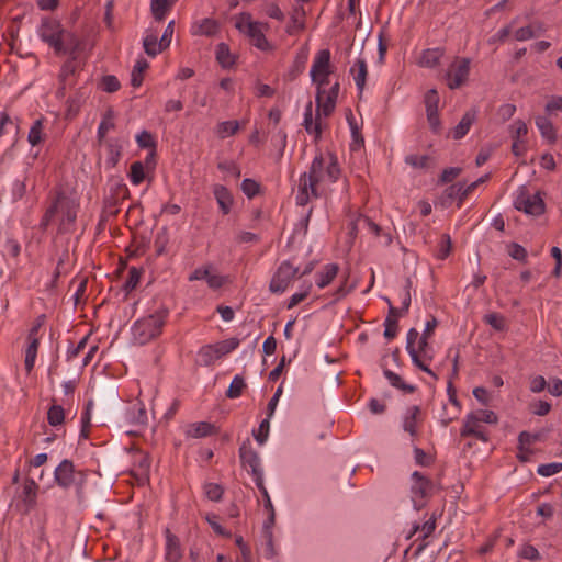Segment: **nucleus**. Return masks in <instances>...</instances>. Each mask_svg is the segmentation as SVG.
Wrapping results in <instances>:
<instances>
[{
	"label": "nucleus",
	"instance_id": "1",
	"mask_svg": "<svg viewBox=\"0 0 562 562\" xmlns=\"http://www.w3.org/2000/svg\"><path fill=\"white\" fill-rule=\"evenodd\" d=\"M340 175L337 158L329 154L327 157L316 156L307 172L299 180L296 203L306 205L312 199L326 194L327 186L337 181Z\"/></svg>",
	"mask_w": 562,
	"mask_h": 562
},
{
	"label": "nucleus",
	"instance_id": "2",
	"mask_svg": "<svg viewBox=\"0 0 562 562\" xmlns=\"http://www.w3.org/2000/svg\"><path fill=\"white\" fill-rule=\"evenodd\" d=\"M78 203L76 200L58 193L52 206L44 214L41 225L45 228L54 216L59 217V232L66 233L71 229L77 218Z\"/></svg>",
	"mask_w": 562,
	"mask_h": 562
},
{
	"label": "nucleus",
	"instance_id": "3",
	"mask_svg": "<svg viewBox=\"0 0 562 562\" xmlns=\"http://www.w3.org/2000/svg\"><path fill=\"white\" fill-rule=\"evenodd\" d=\"M38 35L56 53H74L79 47V41L71 33L65 32L56 21H43L38 29Z\"/></svg>",
	"mask_w": 562,
	"mask_h": 562
},
{
	"label": "nucleus",
	"instance_id": "4",
	"mask_svg": "<svg viewBox=\"0 0 562 562\" xmlns=\"http://www.w3.org/2000/svg\"><path fill=\"white\" fill-rule=\"evenodd\" d=\"M428 339L427 337L419 336L417 329L411 328L407 333L406 350L413 363L436 380L437 375L428 366V362L434 358V350L428 344Z\"/></svg>",
	"mask_w": 562,
	"mask_h": 562
},
{
	"label": "nucleus",
	"instance_id": "5",
	"mask_svg": "<svg viewBox=\"0 0 562 562\" xmlns=\"http://www.w3.org/2000/svg\"><path fill=\"white\" fill-rule=\"evenodd\" d=\"M234 26L245 36L249 38L251 44L258 49L268 50L271 48L265 33L269 29V24L258 22L252 19L250 13L243 12L233 16Z\"/></svg>",
	"mask_w": 562,
	"mask_h": 562
},
{
	"label": "nucleus",
	"instance_id": "6",
	"mask_svg": "<svg viewBox=\"0 0 562 562\" xmlns=\"http://www.w3.org/2000/svg\"><path fill=\"white\" fill-rule=\"evenodd\" d=\"M167 315V310H159L136 321L132 327L133 340L138 345H145L156 338L161 333Z\"/></svg>",
	"mask_w": 562,
	"mask_h": 562
},
{
	"label": "nucleus",
	"instance_id": "7",
	"mask_svg": "<svg viewBox=\"0 0 562 562\" xmlns=\"http://www.w3.org/2000/svg\"><path fill=\"white\" fill-rule=\"evenodd\" d=\"M435 484L424 476L420 472L415 471L411 475V494L415 509H422L426 499L435 492Z\"/></svg>",
	"mask_w": 562,
	"mask_h": 562
},
{
	"label": "nucleus",
	"instance_id": "8",
	"mask_svg": "<svg viewBox=\"0 0 562 562\" xmlns=\"http://www.w3.org/2000/svg\"><path fill=\"white\" fill-rule=\"evenodd\" d=\"M330 74V52L322 49L315 55L310 70L311 79L317 86V90L325 89L324 87L329 83Z\"/></svg>",
	"mask_w": 562,
	"mask_h": 562
},
{
	"label": "nucleus",
	"instance_id": "9",
	"mask_svg": "<svg viewBox=\"0 0 562 562\" xmlns=\"http://www.w3.org/2000/svg\"><path fill=\"white\" fill-rule=\"evenodd\" d=\"M518 211H522L528 215L539 216L544 213L546 204L540 192L529 193L525 187L518 190L514 202Z\"/></svg>",
	"mask_w": 562,
	"mask_h": 562
},
{
	"label": "nucleus",
	"instance_id": "10",
	"mask_svg": "<svg viewBox=\"0 0 562 562\" xmlns=\"http://www.w3.org/2000/svg\"><path fill=\"white\" fill-rule=\"evenodd\" d=\"M239 458L241 465L245 469H249V472L254 476L255 483H260L263 477V471L261 468V460L258 452L251 447L249 439L244 441L239 448Z\"/></svg>",
	"mask_w": 562,
	"mask_h": 562
},
{
	"label": "nucleus",
	"instance_id": "11",
	"mask_svg": "<svg viewBox=\"0 0 562 562\" xmlns=\"http://www.w3.org/2000/svg\"><path fill=\"white\" fill-rule=\"evenodd\" d=\"M423 423V413L417 405L408 406L401 416V428L409 435L412 441L419 437Z\"/></svg>",
	"mask_w": 562,
	"mask_h": 562
},
{
	"label": "nucleus",
	"instance_id": "12",
	"mask_svg": "<svg viewBox=\"0 0 562 562\" xmlns=\"http://www.w3.org/2000/svg\"><path fill=\"white\" fill-rule=\"evenodd\" d=\"M299 274V268L290 261H283L270 282V291L273 293H283L292 280Z\"/></svg>",
	"mask_w": 562,
	"mask_h": 562
},
{
	"label": "nucleus",
	"instance_id": "13",
	"mask_svg": "<svg viewBox=\"0 0 562 562\" xmlns=\"http://www.w3.org/2000/svg\"><path fill=\"white\" fill-rule=\"evenodd\" d=\"M469 58H456L446 74L447 85L450 89L460 88L467 80L470 74Z\"/></svg>",
	"mask_w": 562,
	"mask_h": 562
},
{
	"label": "nucleus",
	"instance_id": "14",
	"mask_svg": "<svg viewBox=\"0 0 562 562\" xmlns=\"http://www.w3.org/2000/svg\"><path fill=\"white\" fill-rule=\"evenodd\" d=\"M338 93V82L334 83L328 91L325 89H318L316 91V112L318 113V119H326L334 112Z\"/></svg>",
	"mask_w": 562,
	"mask_h": 562
},
{
	"label": "nucleus",
	"instance_id": "15",
	"mask_svg": "<svg viewBox=\"0 0 562 562\" xmlns=\"http://www.w3.org/2000/svg\"><path fill=\"white\" fill-rule=\"evenodd\" d=\"M80 472L75 470V465L70 460L65 459L55 469L54 479L60 487L69 488L78 481Z\"/></svg>",
	"mask_w": 562,
	"mask_h": 562
},
{
	"label": "nucleus",
	"instance_id": "16",
	"mask_svg": "<svg viewBox=\"0 0 562 562\" xmlns=\"http://www.w3.org/2000/svg\"><path fill=\"white\" fill-rule=\"evenodd\" d=\"M165 560L167 562H179L183 557V551L179 538L169 529L165 530Z\"/></svg>",
	"mask_w": 562,
	"mask_h": 562
},
{
	"label": "nucleus",
	"instance_id": "17",
	"mask_svg": "<svg viewBox=\"0 0 562 562\" xmlns=\"http://www.w3.org/2000/svg\"><path fill=\"white\" fill-rule=\"evenodd\" d=\"M303 126L308 134H314L316 137L321 136L323 122L322 119H318L317 112L315 117H313V105L311 101L305 106Z\"/></svg>",
	"mask_w": 562,
	"mask_h": 562
},
{
	"label": "nucleus",
	"instance_id": "18",
	"mask_svg": "<svg viewBox=\"0 0 562 562\" xmlns=\"http://www.w3.org/2000/svg\"><path fill=\"white\" fill-rule=\"evenodd\" d=\"M477 117V111L475 109L468 110L460 122L457 124V126L452 130V137L454 139H461L463 138L468 132L470 131V127L472 124L476 121Z\"/></svg>",
	"mask_w": 562,
	"mask_h": 562
},
{
	"label": "nucleus",
	"instance_id": "19",
	"mask_svg": "<svg viewBox=\"0 0 562 562\" xmlns=\"http://www.w3.org/2000/svg\"><path fill=\"white\" fill-rule=\"evenodd\" d=\"M350 74L353 77L359 93H362L368 75L366 60L363 58H357L355 64L350 68Z\"/></svg>",
	"mask_w": 562,
	"mask_h": 562
},
{
	"label": "nucleus",
	"instance_id": "20",
	"mask_svg": "<svg viewBox=\"0 0 562 562\" xmlns=\"http://www.w3.org/2000/svg\"><path fill=\"white\" fill-rule=\"evenodd\" d=\"M461 436H474L482 441L487 440L485 434L480 428V423H477V420L473 417L471 413L468 414L464 419V425L463 428L461 429Z\"/></svg>",
	"mask_w": 562,
	"mask_h": 562
},
{
	"label": "nucleus",
	"instance_id": "21",
	"mask_svg": "<svg viewBox=\"0 0 562 562\" xmlns=\"http://www.w3.org/2000/svg\"><path fill=\"white\" fill-rule=\"evenodd\" d=\"M443 55H445V50L442 48L425 49L419 57L418 64L422 67L434 68L439 64V61L443 57Z\"/></svg>",
	"mask_w": 562,
	"mask_h": 562
},
{
	"label": "nucleus",
	"instance_id": "22",
	"mask_svg": "<svg viewBox=\"0 0 562 562\" xmlns=\"http://www.w3.org/2000/svg\"><path fill=\"white\" fill-rule=\"evenodd\" d=\"M143 46L146 54L150 57L157 56L160 52L167 48L166 46H162L161 40L158 41L157 34L151 31H147L143 40Z\"/></svg>",
	"mask_w": 562,
	"mask_h": 562
},
{
	"label": "nucleus",
	"instance_id": "23",
	"mask_svg": "<svg viewBox=\"0 0 562 562\" xmlns=\"http://www.w3.org/2000/svg\"><path fill=\"white\" fill-rule=\"evenodd\" d=\"M213 193L223 214H228L233 205L231 192L224 186L217 184L214 187Z\"/></svg>",
	"mask_w": 562,
	"mask_h": 562
},
{
	"label": "nucleus",
	"instance_id": "24",
	"mask_svg": "<svg viewBox=\"0 0 562 562\" xmlns=\"http://www.w3.org/2000/svg\"><path fill=\"white\" fill-rule=\"evenodd\" d=\"M214 426L206 422L194 423L188 426L187 436L191 438H203L211 435Z\"/></svg>",
	"mask_w": 562,
	"mask_h": 562
},
{
	"label": "nucleus",
	"instance_id": "25",
	"mask_svg": "<svg viewBox=\"0 0 562 562\" xmlns=\"http://www.w3.org/2000/svg\"><path fill=\"white\" fill-rule=\"evenodd\" d=\"M338 266L335 263H329L324 267V269L317 274L316 284L319 289H324L337 276Z\"/></svg>",
	"mask_w": 562,
	"mask_h": 562
},
{
	"label": "nucleus",
	"instance_id": "26",
	"mask_svg": "<svg viewBox=\"0 0 562 562\" xmlns=\"http://www.w3.org/2000/svg\"><path fill=\"white\" fill-rule=\"evenodd\" d=\"M193 34L212 36L218 31V24L215 20L203 19L193 26Z\"/></svg>",
	"mask_w": 562,
	"mask_h": 562
},
{
	"label": "nucleus",
	"instance_id": "27",
	"mask_svg": "<svg viewBox=\"0 0 562 562\" xmlns=\"http://www.w3.org/2000/svg\"><path fill=\"white\" fill-rule=\"evenodd\" d=\"M105 146L108 150L106 165L114 167L121 158L122 146L116 139L106 140Z\"/></svg>",
	"mask_w": 562,
	"mask_h": 562
},
{
	"label": "nucleus",
	"instance_id": "28",
	"mask_svg": "<svg viewBox=\"0 0 562 562\" xmlns=\"http://www.w3.org/2000/svg\"><path fill=\"white\" fill-rule=\"evenodd\" d=\"M477 187V182L473 181L470 184L457 183L448 189L449 196H458L460 201L464 200Z\"/></svg>",
	"mask_w": 562,
	"mask_h": 562
},
{
	"label": "nucleus",
	"instance_id": "29",
	"mask_svg": "<svg viewBox=\"0 0 562 562\" xmlns=\"http://www.w3.org/2000/svg\"><path fill=\"white\" fill-rule=\"evenodd\" d=\"M536 125L539 128L542 137L547 138L549 142H554L557 138L555 130L551 123V121L544 116H538L536 119Z\"/></svg>",
	"mask_w": 562,
	"mask_h": 562
},
{
	"label": "nucleus",
	"instance_id": "30",
	"mask_svg": "<svg viewBox=\"0 0 562 562\" xmlns=\"http://www.w3.org/2000/svg\"><path fill=\"white\" fill-rule=\"evenodd\" d=\"M128 420L135 425H145L147 423V414L143 404L137 403L130 407Z\"/></svg>",
	"mask_w": 562,
	"mask_h": 562
},
{
	"label": "nucleus",
	"instance_id": "31",
	"mask_svg": "<svg viewBox=\"0 0 562 562\" xmlns=\"http://www.w3.org/2000/svg\"><path fill=\"white\" fill-rule=\"evenodd\" d=\"M199 358L203 366H210L221 357L215 345H206L200 349Z\"/></svg>",
	"mask_w": 562,
	"mask_h": 562
},
{
	"label": "nucleus",
	"instance_id": "32",
	"mask_svg": "<svg viewBox=\"0 0 562 562\" xmlns=\"http://www.w3.org/2000/svg\"><path fill=\"white\" fill-rule=\"evenodd\" d=\"M542 33V27L538 24H531L524 27L518 29L515 32V38L517 41L524 42L536 36H539Z\"/></svg>",
	"mask_w": 562,
	"mask_h": 562
},
{
	"label": "nucleus",
	"instance_id": "33",
	"mask_svg": "<svg viewBox=\"0 0 562 562\" xmlns=\"http://www.w3.org/2000/svg\"><path fill=\"white\" fill-rule=\"evenodd\" d=\"M384 375L392 386H394L405 393H413L415 391L414 385L405 383L402 380V378L398 374L394 373L393 371L384 370Z\"/></svg>",
	"mask_w": 562,
	"mask_h": 562
},
{
	"label": "nucleus",
	"instance_id": "34",
	"mask_svg": "<svg viewBox=\"0 0 562 562\" xmlns=\"http://www.w3.org/2000/svg\"><path fill=\"white\" fill-rule=\"evenodd\" d=\"M216 59L222 67L228 68L234 65V57L231 54L229 47L225 43H220L216 47Z\"/></svg>",
	"mask_w": 562,
	"mask_h": 562
},
{
	"label": "nucleus",
	"instance_id": "35",
	"mask_svg": "<svg viewBox=\"0 0 562 562\" xmlns=\"http://www.w3.org/2000/svg\"><path fill=\"white\" fill-rule=\"evenodd\" d=\"M239 130L238 121H224L217 124L216 134L220 138L224 139L235 135Z\"/></svg>",
	"mask_w": 562,
	"mask_h": 562
},
{
	"label": "nucleus",
	"instance_id": "36",
	"mask_svg": "<svg viewBox=\"0 0 562 562\" xmlns=\"http://www.w3.org/2000/svg\"><path fill=\"white\" fill-rule=\"evenodd\" d=\"M38 338H34L32 342L29 341V346L25 350V360H24V367L27 373L32 371L35 364V359L37 356V349H38Z\"/></svg>",
	"mask_w": 562,
	"mask_h": 562
},
{
	"label": "nucleus",
	"instance_id": "37",
	"mask_svg": "<svg viewBox=\"0 0 562 562\" xmlns=\"http://www.w3.org/2000/svg\"><path fill=\"white\" fill-rule=\"evenodd\" d=\"M148 66L149 65L147 60L144 58H140L136 61L131 74V83L133 87L137 88L142 85L143 74L148 68Z\"/></svg>",
	"mask_w": 562,
	"mask_h": 562
},
{
	"label": "nucleus",
	"instance_id": "38",
	"mask_svg": "<svg viewBox=\"0 0 562 562\" xmlns=\"http://www.w3.org/2000/svg\"><path fill=\"white\" fill-rule=\"evenodd\" d=\"M114 113L112 110H108L98 127V139L104 140L105 135L109 131L114 128Z\"/></svg>",
	"mask_w": 562,
	"mask_h": 562
},
{
	"label": "nucleus",
	"instance_id": "39",
	"mask_svg": "<svg viewBox=\"0 0 562 562\" xmlns=\"http://www.w3.org/2000/svg\"><path fill=\"white\" fill-rule=\"evenodd\" d=\"M172 2L169 0H151L150 10L157 21H162Z\"/></svg>",
	"mask_w": 562,
	"mask_h": 562
},
{
	"label": "nucleus",
	"instance_id": "40",
	"mask_svg": "<svg viewBox=\"0 0 562 562\" xmlns=\"http://www.w3.org/2000/svg\"><path fill=\"white\" fill-rule=\"evenodd\" d=\"M44 139L43 121L36 120L30 128L27 140L32 146H37Z\"/></svg>",
	"mask_w": 562,
	"mask_h": 562
},
{
	"label": "nucleus",
	"instance_id": "41",
	"mask_svg": "<svg viewBox=\"0 0 562 562\" xmlns=\"http://www.w3.org/2000/svg\"><path fill=\"white\" fill-rule=\"evenodd\" d=\"M358 227H363L371 233L379 235L380 227L367 216H359L355 222L351 223L350 234H356Z\"/></svg>",
	"mask_w": 562,
	"mask_h": 562
},
{
	"label": "nucleus",
	"instance_id": "42",
	"mask_svg": "<svg viewBox=\"0 0 562 562\" xmlns=\"http://www.w3.org/2000/svg\"><path fill=\"white\" fill-rule=\"evenodd\" d=\"M128 177H130L131 182L134 186L140 184L144 181L145 177H146V171H145L144 164L142 161L133 162L132 166H131V170H130Z\"/></svg>",
	"mask_w": 562,
	"mask_h": 562
},
{
	"label": "nucleus",
	"instance_id": "43",
	"mask_svg": "<svg viewBox=\"0 0 562 562\" xmlns=\"http://www.w3.org/2000/svg\"><path fill=\"white\" fill-rule=\"evenodd\" d=\"M436 529V519L434 517H430L428 520H426L423 526L414 525L411 533L407 536L409 539L413 535L420 531L423 539L428 538Z\"/></svg>",
	"mask_w": 562,
	"mask_h": 562
},
{
	"label": "nucleus",
	"instance_id": "44",
	"mask_svg": "<svg viewBox=\"0 0 562 562\" xmlns=\"http://www.w3.org/2000/svg\"><path fill=\"white\" fill-rule=\"evenodd\" d=\"M246 387V383L243 376L235 375L231 385L226 392V396L228 398H237L241 395L244 389Z\"/></svg>",
	"mask_w": 562,
	"mask_h": 562
},
{
	"label": "nucleus",
	"instance_id": "45",
	"mask_svg": "<svg viewBox=\"0 0 562 562\" xmlns=\"http://www.w3.org/2000/svg\"><path fill=\"white\" fill-rule=\"evenodd\" d=\"M37 484L33 481H26L23 486L24 503L27 507H33L36 501Z\"/></svg>",
	"mask_w": 562,
	"mask_h": 562
},
{
	"label": "nucleus",
	"instance_id": "46",
	"mask_svg": "<svg viewBox=\"0 0 562 562\" xmlns=\"http://www.w3.org/2000/svg\"><path fill=\"white\" fill-rule=\"evenodd\" d=\"M65 412L60 405H53L47 413V420L50 426H58L64 423Z\"/></svg>",
	"mask_w": 562,
	"mask_h": 562
},
{
	"label": "nucleus",
	"instance_id": "47",
	"mask_svg": "<svg viewBox=\"0 0 562 562\" xmlns=\"http://www.w3.org/2000/svg\"><path fill=\"white\" fill-rule=\"evenodd\" d=\"M509 131L513 140L524 142L522 138L527 135L528 127L524 121L517 120L510 125Z\"/></svg>",
	"mask_w": 562,
	"mask_h": 562
},
{
	"label": "nucleus",
	"instance_id": "48",
	"mask_svg": "<svg viewBox=\"0 0 562 562\" xmlns=\"http://www.w3.org/2000/svg\"><path fill=\"white\" fill-rule=\"evenodd\" d=\"M439 95L437 90L431 89L425 94L426 113H438Z\"/></svg>",
	"mask_w": 562,
	"mask_h": 562
},
{
	"label": "nucleus",
	"instance_id": "49",
	"mask_svg": "<svg viewBox=\"0 0 562 562\" xmlns=\"http://www.w3.org/2000/svg\"><path fill=\"white\" fill-rule=\"evenodd\" d=\"M304 15V11L295 10L294 14L292 15L291 23L286 27V32L289 34H294L304 29V21L302 16Z\"/></svg>",
	"mask_w": 562,
	"mask_h": 562
},
{
	"label": "nucleus",
	"instance_id": "50",
	"mask_svg": "<svg viewBox=\"0 0 562 562\" xmlns=\"http://www.w3.org/2000/svg\"><path fill=\"white\" fill-rule=\"evenodd\" d=\"M269 418L270 417L263 419L260 423L257 432H254V437L259 445H263L268 439L270 429Z\"/></svg>",
	"mask_w": 562,
	"mask_h": 562
},
{
	"label": "nucleus",
	"instance_id": "51",
	"mask_svg": "<svg viewBox=\"0 0 562 562\" xmlns=\"http://www.w3.org/2000/svg\"><path fill=\"white\" fill-rule=\"evenodd\" d=\"M562 470V463L553 462L541 464L538 467L537 473L541 476H551L559 473Z\"/></svg>",
	"mask_w": 562,
	"mask_h": 562
},
{
	"label": "nucleus",
	"instance_id": "52",
	"mask_svg": "<svg viewBox=\"0 0 562 562\" xmlns=\"http://www.w3.org/2000/svg\"><path fill=\"white\" fill-rule=\"evenodd\" d=\"M101 88L105 92L113 93L120 89V81L115 76H104L101 80Z\"/></svg>",
	"mask_w": 562,
	"mask_h": 562
},
{
	"label": "nucleus",
	"instance_id": "53",
	"mask_svg": "<svg viewBox=\"0 0 562 562\" xmlns=\"http://www.w3.org/2000/svg\"><path fill=\"white\" fill-rule=\"evenodd\" d=\"M473 417L477 420V423H487L495 424L497 422V417L493 411L490 409H480L471 413Z\"/></svg>",
	"mask_w": 562,
	"mask_h": 562
},
{
	"label": "nucleus",
	"instance_id": "54",
	"mask_svg": "<svg viewBox=\"0 0 562 562\" xmlns=\"http://www.w3.org/2000/svg\"><path fill=\"white\" fill-rule=\"evenodd\" d=\"M204 493L209 499L217 502L222 498L223 488L218 484L207 483L204 486Z\"/></svg>",
	"mask_w": 562,
	"mask_h": 562
},
{
	"label": "nucleus",
	"instance_id": "55",
	"mask_svg": "<svg viewBox=\"0 0 562 562\" xmlns=\"http://www.w3.org/2000/svg\"><path fill=\"white\" fill-rule=\"evenodd\" d=\"M239 345V340L236 338H232L228 340H224L222 342L216 344V348L218 351L220 357H223L226 353H229L234 349H236Z\"/></svg>",
	"mask_w": 562,
	"mask_h": 562
},
{
	"label": "nucleus",
	"instance_id": "56",
	"mask_svg": "<svg viewBox=\"0 0 562 562\" xmlns=\"http://www.w3.org/2000/svg\"><path fill=\"white\" fill-rule=\"evenodd\" d=\"M485 322L496 330H503L505 328V319L497 313H490L484 316Z\"/></svg>",
	"mask_w": 562,
	"mask_h": 562
},
{
	"label": "nucleus",
	"instance_id": "57",
	"mask_svg": "<svg viewBox=\"0 0 562 562\" xmlns=\"http://www.w3.org/2000/svg\"><path fill=\"white\" fill-rule=\"evenodd\" d=\"M217 167L221 171H224V172L233 176L236 179L240 177V170L234 161H229V160L221 161L217 165Z\"/></svg>",
	"mask_w": 562,
	"mask_h": 562
},
{
	"label": "nucleus",
	"instance_id": "58",
	"mask_svg": "<svg viewBox=\"0 0 562 562\" xmlns=\"http://www.w3.org/2000/svg\"><path fill=\"white\" fill-rule=\"evenodd\" d=\"M241 191L248 198H252L258 193L259 184L252 179H244L241 182Z\"/></svg>",
	"mask_w": 562,
	"mask_h": 562
},
{
	"label": "nucleus",
	"instance_id": "59",
	"mask_svg": "<svg viewBox=\"0 0 562 562\" xmlns=\"http://www.w3.org/2000/svg\"><path fill=\"white\" fill-rule=\"evenodd\" d=\"M539 436L536 435V434H530V432H527V431H521L519 434V437H518V442H519V450H524L525 448H528V446H530L532 442H535L536 440H538Z\"/></svg>",
	"mask_w": 562,
	"mask_h": 562
},
{
	"label": "nucleus",
	"instance_id": "60",
	"mask_svg": "<svg viewBox=\"0 0 562 562\" xmlns=\"http://www.w3.org/2000/svg\"><path fill=\"white\" fill-rule=\"evenodd\" d=\"M413 452H414V459H415L416 464L422 465V467H428L431 463L430 457L427 456L423 449L414 446Z\"/></svg>",
	"mask_w": 562,
	"mask_h": 562
},
{
	"label": "nucleus",
	"instance_id": "61",
	"mask_svg": "<svg viewBox=\"0 0 562 562\" xmlns=\"http://www.w3.org/2000/svg\"><path fill=\"white\" fill-rule=\"evenodd\" d=\"M312 289V284L308 283L304 286V290L301 291V292H297V293H294L289 303H288V308H292L294 307L295 305H297L300 302H302L310 293V290Z\"/></svg>",
	"mask_w": 562,
	"mask_h": 562
},
{
	"label": "nucleus",
	"instance_id": "62",
	"mask_svg": "<svg viewBox=\"0 0 562 562\" xmlns=\"http://www.w3.org/2000/svg\"><path fill=\"white\" fill-rule=\"evenodd\" d=\"M384 326V337L389 340L393 339L397 333V321L394 317L385 318Z\"/></svg>",
	"mask_w": 562,
	"mask_h": 562
},
{
	"label": "nucleus",
	"instance_id": "63",
	"mask_svg": "<svg viewBox=\"0 0 562 562\" xmlns=\"http://www.w3.org/2000/svg\"><path fill=\"white\" fill-rule=\"evenodd\" d=\"M461 171H462V169L459 167L446 168L441 173L440 182L441 183L451 182L461 173Z\"/></svg>",
	"mask_w": 562,
	"mask_h": 562
},
{
	"label": "nucleus",
	"instance_id": "64",
	"mask_svg": "<svg viewBox=\"0 0 562 562\" xmlns=\"http://www.w3.org/2000/svg\"><path fill=\"white\" fill-rule=\"evenodd\" d=\"M546 111L549 114L562 111V97H552L546 105Z\"/></svg>",
	"mask_w": 562,
	"mask_h": 562
}]
</instances>
